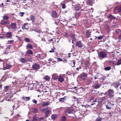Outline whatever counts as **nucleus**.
<instances>
[{
    "label": "nucleus",
    "mask_w": 121,
    "mask_h": 121,
    "mask_svg": "<svg viewBox=\"0 0 121 121\" xmlns=\"http://www.w3.org/2000/svg\"><path fill=\"white\" fill-rule=\"evenodd\" d=\"M107 55V52L104 51H101L98 54V56L99 58L103 59L106 58Z\"/></svg>",
    "instance_id": "nucleus-1"
},
{
    "label": "nucleus",
    "mask_w": 121,
    "mask_h": 121,
    "mask_svg": "<svg viewBox=\"0 0 121 121\" xmlns=\"http://www.w3.org/2000/svg\"><path fill=\"white\" fill-rule=\"evenodd\" d=\"M107 92L109 98L112 99L114 96V91L113 89H109Z\"/></svg>",
    "instance_id": "nucleus-2"
},
{
    "label": "nucleus",
    "mask_w": 121,
    "mask_h": 121,
    "mask_svg": "<svg viewBox=\"0 0 121 121\" xmlns=\"http://www.w3.org/2000/svg\"><path fill=\"white\" fill-rule=\"evenodd\" d=\"M40 67V65L39 64L35 63L33 65L32 67V69L34 70L37 71L39 69Z\"/></svg>",
    "instance_id": "nucleus-3"
},
{
    "label": "nucleus",
    "mask_w": 121,
    "mask_h": 121,
    "mask_svg": "<svg viewBox=\"0 0 121 121\" xmlns=\"http://www.w3.org/2000/svg\"><path fill=\"white\" fill-rule=\"evenodd\" d=\"M114 104L112 103L111 102H108L106 105V108L107 109L111 110Z\"/></svg>",
    "instance_id": "nucleus-4"
},
{
    "label": "nucleus",
    "mask_w": 121,
    "mask_h": 121,
    "mask_svg": "<svg viewBox=\"0 0 121 121\" xmlns=\"http://www.w3.org/2000/svg\"><path fill=\"white\" fill-rule=\"evenodd\" d=\"M73 110L72 108H67L66 111L65 112V113L66 115H67L68 114H71L72 113Z\"/></svg>",
    "instance_id": "nucleus-5"
},
{
    "label": "nucleus",
    "mask_w": 121,
    "mask_h": 121,
    "mask_svg": "<svg viewBox=\"0 0 121 121\" xmlns=\"http://www.w3.org/2000/svg\"><path fill=\"white\" fill-rule=\"evenodd\" d=\"M101 85V83L99 84L98 82H97V83H95L93 85L94 88L95 89H98L100 87Z\"/></svg>",
    "instance_id": "nucleus-6"
},
{
    "label": "nucleus",
    "mask_w": 121,
    "mask_h": 121,
    "mask_svg": "<svg viewBox=\"0 0 121 121\" xmlns=\"http://www.w3.org/2000/svg\"><path fill=\"white\" fill-rule=\"evenodd\" d=\"M27 23H25L24 24L22 27V29L23 30H27L29 28Z\"/></svg>",
    "instance_id": "nucleus-7"
},
{
    "label": "nucleus",
    "mask_w": 121,
    "mask_h": 121,
    "mask_svg": "<svg viewBox=\"0 0 121 121\" xmlns=\"http://www.w3.org/2000/svg\"><path fill=\"white\" fill-rule=\"evenodd\" d=\"M76 45L79 48H81L83 47V45L80 41H77L76 43Z\"/></svg>",
    "instance_id": "nucleus-8"
},
{
    "label": "nucleus",
    "mask_w": 121,
    "mask_h": 121,
    "mask_svg": "<svg viewBox=\"0 0 121 121\" xmlns=\"http://www.w3.org/2000/svg\"><path fill=\"white\" fill-rule=\"evenodd\" d=\"M87 77V74L84 73L81 74V78L83 80H85Z\"/></svg>",
    "instance_id": "nucleus-9"
},
{
    "label": "nucleus",
    "mask_w": 121,
    "mask_h": 121,
    "mask_svg": "<svg viewBox=\"0 0 121 121\" xmlns=\"http://www.w3.org/2000/svg\"><path fill=\"white\" fill-rule=\"evenodd\" d=\"M52 14L51 15L52 17L54 18H56L57 17V14L56 12L54 11H52Z\"/></svg>",
    "instance_id": "nucleus-10"
},
{
    "label": "nucleus",
    "mask_w": 121,
    "mask_h": 121,
    "mask_svg": "<svg viewBox=\"0 0 121 121\" xmlns=\"http://www.w3.org/2000/svg\"><path fill=\"white\" fill-rule=\"evenodd\" d=\"M91 32L89 30H86V35L87 38H88L90 37Z\"/></svg>",
    "instance_id": "nucleus-11"
},
{
    "label": "nucleus",
    "mask_w": 121,
    "mask_h": 121,
    "mask_svg": "<svg viewBox=\"0 0 121 121\" xmlns=\"http://www.w3.org/2000/svg\"><path fill=\"white\" fill-rule=\"evenodd\" d=\"M59 81L60 82H63L64 80V78L62 77L61 75H60L58 78Z\"/></svg>",
    "instance_id": "nucleus-12"
},
{
    "label": "nucleus",
    "mask_w": 121,
    "mask_h": 121,
    "mask_svg": "<svg viewBox=\"0 0 121 121\" xmlns=\"http://www.w3.org/2000/svg\"><path fill=\"white\" fill-rule=\"evenodd\" d=\"M51 111L50 110H47L45 112V118L48 117L49 113Z\"/></svg>",
    "instance_id": "nucleus-13"
},
{
    "label": "nucleus",
    "mask_w": 121,
    "mask_h": 121,
    "mask_svg": "<svg viewBox=\"0 0 121 121\" xmlns=\"http://www.w3.org/2000/svg\"><path fill=\"white\" fill-rule=\"evenodd\" d=\"M11 28L13 29L15 28H16V23H12L11 24Z\"/></svg>",
    "instance_id": "nucleus-14"
},
{
    "label": "nucleus",
    "mask_w": 121,
    "mask_h": 121,
    "mask_svg": "<svg viewBox=\"0 0 121 121\" xmlns=\"http://www.w3.org/2000/svg\"><path fill=\"white\" fill-rule=\"evenodd\" d=\"M20 60L21 62L23 63H24L27 62V60L26 59L23 58H21Z\"/></svg>",
    "instance_id": "nucleus-15"
},
{
    "label": "nucleus",
    "mask_w": 121,
    "mask_h": 121,
    "mask_svg": "<svg viewBox=\"0 0 121 121\" xmlns=\"http://www.w3.org/2000/svg\"><path fill=\"white\" fill-rule=\"evenodd\" d=\"M73 100L74 101V103L78 105V99L76 97H74L73 98Z\"/></svg>",
    "instance_id": "nucleus-16"
},
{
    "label": "nucleus",
    "mask_w": 121,
    "mask_h": 121,
    "mask_svg": "<svg viewBox=\"0 0 121 121\" xmlns=\"http://www.w3.org/2000/svg\"><path fill=\"white\" fill-rule=\"evenodd\" d=\"M49 103L48 102H46L43 103L42 104V105L43 107H45L48 106L49 105Z\"/></svg>",
    "instance_id": "nucleus-17"
},
{
    "label": "nucleus",
    "mask_w": 121,
    "mask_h": 121,
    "mask_svg": "<svg viewBox=\"0 0 121 121\" xmlns=\"http://www.w3.org/2000/svg\"><path fill=\"white\" fill-rule=\"evenodd\" d=\"M66 96H65L62 98H60L59 99V101L60 102H64L66 100Z\"/></svg>",
    "instance_id": "nucleus-18"
},
{
    "label": "nucleus",
    "mask_w": 121,
    "mask_h": 121,
    "mask_svg": "<svg viewBox=\"0 0 121 121\" xmlns=\"http://www.w3.org/2000/svg\"><path fill=\"white\" fill-rule=\"evenodd\" d=\"M69 64L72 66L73 67L74 66L75 62L73 60H71L69 62Z\"/></svg>",
    "instance_id": "nucleus-19"
},
{
    "label": "nucleus",
    "mask_w": 121,
    "mask_h": 121,
    "mask_svg": "<svg viewBox=\"0 0 121 121\" xmlns=\"http://www.w3.org/2000/svg\"><path fill=\"white\" fill-rule=\"evenodd\" d=\"M70 37L72 40H73V41H75L76 39L75 37L74 34H71L70 35Z\"/></svg>",
    "instance_id": "nucleus-20"
},
{
    "label": "nucleus",
    "mask_w": 121,
    "mask_h": 121,
    "mask_svg": "<svg viewBox=\"0 0 121 121\" xmlns=\"http://www.w3.org/2000/svg\"><path fill=\"white\" fill-rule=\"evenodd\" d=\"M6 35L7 38H10L12 36L11 33L10 32H8L6 33Z\"/></svg>",
    "instance_id": "nucleus-21"
},
{
    "label": "nucleus",
    "mask_w": 121,
    "mask_h": 121,
    "mask_svg": "<svg viewBox=\"0 0 121 121\" xmlns=\"http://www.w3.org/2000/svg\"><path fill=\"white\" fill-rule=\"evenodd\" d=\"M43 78L48 81H49L50 80V77L47 75H46L44 77H43Z\"/></svg>",
    "instance_id": "nucleus-22"
},
{
    "label": "nucleus",
    "mask_w": 121,
    "mask_h": 121,
    "mask_svg": "<svg viewBox=\"0 0 121 121\" xmlns=\"http://www.w3.org/2000/svg\"><path fill=\"white\" fill-rule=\"evenodd\" d=\"M11 65H10L9 64H6V66L4 68V69L5 70L9 69V68L11 67Z\"/></svg>",
    "instance_id": "nucleus-23"
},
{
    "label": "nucleus",
    "mask_w": 121,
    "mask_h": 121,
    "mask_svg": "<svg viewBox=\"0 0 121 121\" xmlns=\"http://www.w3.org/2000/svg\"><path fill=\"white\" fill-rule=\"evenodd\" d=\"M48 109V108H39L40 110L42 112H44Z\"/></svg>",
    "instance_id": "nucleus-24"
},
{
    "label": "nucleus",
    "mask_w": 121,
    "mask_h": 121,
    "mask_svg": "<svg viewBox=\"0 0 121 121\" xmlns=\"http://www.w3.org/2000/svg\"><path fill=\"white\" fill-rule=\"evenodd\" d=\"M52 78H53L54 79H57L58 77L57 74L55 73L53 74H52Z\"/></svg>",
    "instance_id": "nucleus-25"
},
{
    "label": "nucleus",
    "mask_w": 121,
    "mask_h": 121,
    "mask_svg": "<svg viewBox=\"0 0 121 121\" xmlns=\"http://www.w3.org/2000/svg\"><path fill=\"white\" fill-rule=\"evenodd\" d=\"M32 121H37V117L36 115H35L33 117Z\"/></svg>",
    "instance_id": "nucleus-26"
},
{
    "label": "nucleus",
    "mask_w": 121,
    "mask_h": 121,
    "mask_svg": "<svg viewBox=\"0 0 121 121\" xmlns=\"http://www.w3.org/2000/svg\"><path fill=\"white\" fill-rule=\"evenodd\" d=\"M57 115L56 114L52 115L51 116V118L52 119L55 120L57 117Z\"/></svg>",
    "instance_id": "nucleus-27"
},
{
    "label": "nucleus",
    "mask_w": 121,
    "mask_h": 121,
    "mask_svg": "<svg viewBox=\"0 0 121 121\" xmlns=\"http://www.w3.org/2000/svg\"><path fill=\"white\" fill-rule=\"evenodd\" d=\"M118 7H116L114 9L113 11L115 13H116L118 12Z\"/></svg>",
    "instance_id": "nucleus-28"
},
{
    "label": "nucleus",
    "mask_w": 121,
    "mask_h": 121,
    "mask_svg": "<svg viewBox=\"0 0 121 121\" xmlns=\"http://www.w3.org/2000/svg\"><path fill=\"white\" fill-rule=\"evenodd\" d=\"M22 98L24 100H26L27 101H29L30 99V97H23Z\"/></svg>",
    "instance_id": "nucleus-29"
},
{
    "label": "nucleus",
    "mask_w": 121,
    "mask_h": 121,
    "mask_svg": "<svg viewBox=\"0 0 121 121\" xmlns=\"http://www.w3.org/2000/svg\"><path fill=\"white\" fill-rule=\"evenodd\" d=\"M7 23V21H6L4 20H2L1 21L0 23L2 25H4L6 24Z\"/></svg>",
    "instance_id": "nucleus-30"
},
{
    "label": "nucleus",
    "mask_w": 121,
    "mask_h": 121,
    "mask_svg": "<svg viewBox=\"0 0 121 121\" xmlns=\"http://www.w3.org/2000/svg\"><path fill=\"white\" fill-rule=\"evenodd\" d=\"M120 84L118 82H116L114 84V86L116 88L118 87L119 85Z\"/></svg>",
    "instance_id": "nucleus-31"
},
{
    "label": "nucleus",
    "mask_w": 121,
    "mask_h": 121,
    "mask_svg": "<svg viewBox=\"0 0 121 121\" xmlns=\"http://www.w3.org/2000/svg\"><path fill=\"white\" fill-rule=\"evenodd\" d=\"M61 4L62 6V8L63 9H64L66 8V6L65 4L64 3H61Z\"/></svg>",
    "instance_id": "nucleus-32"
},
{
    "label": "nucleus",
    "mask_w": 121,
    "mask_h": 121,
    "mask_svg": "<svg viewBox=\"0 0 121 121\" xmlns=\"http://www.w3.org/2000/svg\"><path fill=\"white\" fill-rule=\"evenodd\" d=\"M102 118L100 117L96 118V119L95 121H102Z\"/></svg>",
    "instance_id": "nucleus-33"
},
{
    "label": "nucleus",
    "mask_w": 121,
    "mask_h": 121,
    "mask_svg": "<svg viewBox=\"0 0 121 121\" xmlns=\"http://www.w3.org/2000/svg\"><path fill=\"white\" fill-rule=\"evenodd\" d=\"M26 54L28 55L32 54V52L31 50H29L27 51V52L26 53Z\"/></svg>",
    "instance_id": "nucleus-34"
},
{
    "label": "nucleus",
    "mask_w": 121,
    "mask_h": 121,
    "mask_svg": "<svg viewBox=\"0 0 121 121\" xmlns=\"http://www.w3.org/2000/svg\"><path fill=\"white\" fill-rule=\"evenodd\" d=\"M26 47L30 49H32L33 48L31 45L30 44H28L26 46Z\"/></svg>",
    "instance_id": "nucleus-35"
},
{
    "label": "nucleus",
    "mask_w": 121,
    "mask_h": 121,
    "mask_svg": "<svg viewBox=\"0 0 121 121\" xmlns=\"http://www.w3.org/2000/svg\"><path fill=\"white\" fill-rule=\"evenodd\" d=\"M109 18L111 19H116V17H115L113 16L111 14L109 16Z\"/></svg>",
    "instance_id": "nucleus-36"
},
{
    "label": "nucleus",
    "mask_w": 121,
    "mask_h": 121,
    "mask_svg": "<svg viewBox=\"0 0 121 121\" xmlns=\"http://www.w3.org/2000/svg\"><path fill=\"white\" fill-rule=\"evenodd\" d=\"M121 65V58L117 61V65Z\"/></svg>",
    "instance_id": "nucleus-37"
},
{
    "label": "nucleus",
    "mask_w": 121,
    "mask_h": 121,
    "mask_svg": "<svg viewBox=\"0 0 121 121\" xmlns=\"http://www.w3.org/2000/svg\"><path fill=\"white\" fill-rule=\"evenodd\" d=\"M92 1L91 0H87L86 1V4L88 5H90L92 3Z\"/></svg>",
    "instance_id": "nucleus-38"
},
{
    "label": "nucleus",
    "mask_w": 121,
    "mask_h": 121,
    "mask_svg": "<svg viewBox=\"0 0 121 121\" xmlns=\"http://www.w3.org/2000/svg\"><path fill=\"white\" fill-rule=\"evenodd\" d=\"M33 113H36L38 112V110L36 108H35L33 109Z\"/></svg>",
    "instance_id": "nucleus-39"
},
{
    "label": "nucleus",
    "mask_w": 121,
    "mask_h": 121,
    "mask_svg": "<svg viewBox=\"0 0 121 121\" xmlns=\"http://www.w3.org/2000/svg\"><path fill=\"white\" fill-rule=\"evenodd\" d=\"M91 82V81L90 80H88L86 81V84L87 85H89L90 84Z\"/></svg>",
    "instance_id": "nucleus-40"
},
{
    "label": "nucleus",
    "mask_w": 121,
    "mask_h": 121,
    "mask_svg": "<svg viewBox=\"0 0 121 121\" xmlns=\"http://www.w3.org/2000/svg\"><path fill=\"white\" fill-rule=\"evenodd\" d=\"M111 69L110 67H107L104 68V69L106 71L109 70Z\"/></svg>",
    "instance_id": "nucleus-41"
},
{
    "label": "nucleus",
    "mask_w": 121,
    "mask_h": 121,
    "mask_svg": "<svg viewBox=\"0 0 121 121\" xmlns=\"http://www.w3.org/2000/svg\"><path fill=\"white\" fill-rule=\"evenodd\" d=\"M24 40L26 42H30V40L28 38H25Z\"/></svg>",
    "instance_id": "nucleus-42"
},
{
    "label": "nucleus",
    "mask_w": 121,
    "mask_h": 121,
    "mask_svg": "<svg viewBox=\"0 0 121 121\" xmlns=\"http://www.w3.org/2000/svg\"><path fill=\"white\" fill-rule=\"evenodd\" d=\"M80 8V7L79 5H75V9L76 10H78Z\"/></svg>",
    "instance_id": "nucleus-43"
},
{
    "label": "nucleus",
    "mask_w": 121,
    "mask_h": 121,
    "mask_svg": "<svg viewBox=\"0 0 121 121\" xmlns=\"http://www.w3.org/2000/svg\"><path fill=\"white\" fill-rule=\"evenodd\" d=\"M35 17L34 16H32L30 17V20L32 21V22H34V21Z\"/></svg>",
    "instance_id": "nucleus-44"
},
{
    "label": "nucleus",
    "mask_w": 121,
    "mask_h": 121,
    "mask_svg": "<svg viewBox=\"0 0 121 121\" xmlns=\"http://www.w3.org/2000/svg\"><path fill=\"white\" fill-rule=\"evenodd\" d=\"M3 19L5 20H7L9 19V17L7 16L4 15L3 17Z\"/></svg>",
    "instance_id": "nucleus-45"
},
{
    "label": "nucleus",
    "mask_w": 121,
    "mask_h": 121,
    "mask_svg": "<svg viewBox=\"0 0 121 121\" xmlns=\"http://www.w3.org/2000/svg\"><path fill=\"white\" fill-rule=\"evenodd\" d=\"M66 119V118L65 116H63L61 118V121H65Z\"/></svg>",
    "instance_id": "nucleus-46"
},
{
    "label": "nucleus",
    "mask_w": 121,
    "mask_h": 121,
    "mask_svg": "<svg viewBox=\"0 0 121 121\" xmlns=\"http://www.w3.org/2000/svg\"><path fill=\"white\" fill-rule=\"evenodd\" d=\"M35 31L37 33H40L41 32V30L39 29H36L35 30Z\"/></svg>",
    "instance_id": "nucleus-47"
},
{
    "label": "nucleus",
    "mask_w": 121,
    "mask_h": 121,
    "mask_svg": "<svg viewBox=\"0 0 121 121\" xmlns=\"http://www.w3.org/2000/svg\"><path fill=\"white\" fill-rule=\"evenodd\" d=\"M106 99V97L105 96L102 97L101 98V101H104V100H105Z\"/></svg>",
    "instance_id": "nucleus-48"
},
{
    "label": "nucleus",
    "mask_w": 121,
    "mask_h": 121,
    "mask_svg": "<svg viewBox=\"0 0 121 121\" xmlns=\"http://www.w3.org/2000/svg\"><path fill=\"white\" fill-rule=\"evenodd\" d=\"M80 12H78L75 15L76 17H79L80 16Z\"/></svg>",
    "instance_id": "nucleus-49"
},
{
    "label": "nucleus",
    "mask_w": 121,
    "mask_h": 121,
    "mask_svg": "<svg viewBox=\"0 0 121 121\" xmlns=\"http://www.w3.org/2000/svg\"><path fill=\"white\" fill-rule=\"evenodd\" d=\"M104 36H98L97 37V38L99 40H100L102 39L103 37Z\"/></svg>",
    "instance_id": "nucleus-50"
},
{
    "label": "nucleus",
    "mask_w": 121,
    "mask_h": 121,
    "mask_svg": "<svg viewBox=\"0 0 121 121\" xmlns=\"http://www.w3.org/2000/svg\"><path fill=\"white\" fill-rule=\"evenodd\" d=\"M9 53V51L8 50H6L4 52L3 54H7Z\"/></svg>",
    "instance_id": "nucleus-51"
},
{
    "label": "nucleus",
    "mask_w": 121,
    "mask_h": 121,
    "mask_svg": "<svg viewBox=\"0 0 121 121\" xmlns=\"http://www.w3.org/2000/svg\"><path fill=\"white\" fill-rule=\"evenodd\" d=\"M24 14V12H21L19 13L20 16L22 17L23 16V14Z\"/></svg>",
    "instance_id": "nucleus-52"
},
{
    "label": "nucleus",
    "mask_w": 121,
    "mask_h": 121,
    "mask_svg": "<svg viewBox=\"0 0 121 121\" xmlns=\"http://www.w3.org/2000/svg\"><path fill=\"white\" fill-rule=\"evenodd\" d=\"M57 60L58 61H62V59L61 58H57Z\"/></svg>",
    "instance_id": "nucleus-53"
},
{
    "label": "nucleus",
    "mask_w": 121,
    "mask_h": 121,
    "mask_svg": "<svg viewBox=\"0 0 121 121\" xmlns=\"http://www.w3.org/2000/svg\"><path fill=\"white\" fill-rule=\"evenodd\" d=\"M49 52L50 53L54 52V49L53 48L52 49L50 50L49 51Z\"/></svg>",
    "instance_id": "nucleus-54"
},
{
    "label": "nucleus",
    "mask_w": 121,
    "mask_h": 121,
    "mask_svg": "<svg viewBox=\"0 0 121 121\" xmlns=\"http://www.w3.org/2000/svg\"><path fill=\"white\" fill-rule=\"evenodd\" d=\"M16 37L18 39V40L19 41H21V38L20 37L18 36H17Z\"/></svg>",
    "instance_id": "nucleus-55"
},
{
    "label": "nucleus",
    "mask_w": 121,
    "mask_h": 121,
    "mask_svg": "<svg viewBox=\"0 0 121 121\" xmlns=\"http://www.w3.org/2000/svg\"><path fill=\"white\" fill-rule=\"evenodd\" d=\"M14 41L13 40H9L8 41V42L9 43H10V44L12 43H13Z\"/></svg>",
    "instance_id": "nucleus-56"
},
{
    "label": "nucleus",
    "mask_w": 121,
    "mask_h": 121,
    "mask_svg": "<svg viewBox=\"0 0 121 121\" xmlns=\"http://www.w3.org/2000/svg\"><path fill=\"white\" fill-rule=\"evenodd\" d=\"M32 101L33 102L35 103V104L37 103V101L35 99H33L32 100Z\"/></svg>",
    "instance_id": "nucleus-57"
},
{
    "label": "nucleus",
    "mask_w": 121,
    "mask_h": 121,
    "mask_svg": "<svg viewBox=\"0 0 121 121\" xmlns=\"http://www.w3.org/2000/svg\"><path fill=\"white\" fill-rule=\"evenodd\" d=\"M8 86H6L4 87V89L6 90H7L8 89Z\"/></svg>",
    "instance_id": "nucleus-58"
},
{
    "label": "nucleus",
    "mask_w": 121,
    "mask_h": 121,
    "mask_svg": "<svg viewBox=\"0 0 121 121\" xmlns=\"http://www.w3.org/2000/svg\"><path fill=\"white\" fill-rule=\"evenodd\" d=\"M40 121H45L44 120V118L43 117H41L39 119Z\"/></svg>",
    "instance_id": "nucleus-59"
},
{
    "label": "nucleus",
    "mask_w": 121,
    "mask_h": 121,
    "mask_svg": "<svg viewBox=\"0 0 121 121\" xmlns=\"http://www.w3.org/2000/svg\"><path fill=\"white\" fill-rule=\"evenodd\" d=\"M64 36H65L66 38H68V35L67 33H65L64 34Z\"/></svg>",
    "instance_id": "nucleus-60"
},
{
    "label": "nucleus",
    "mask_w": 121,
    "mask_h": 121,
    "mask_svg": "<svg viewBox=\"0 0 121 121\" xmlns=\"http://www.w3.org/2000/svg\"><path fill=\"white\" fill-rule=\"evenodd\" d=\"M118 12L119 13L121 12V7H120L118 8Z\"/></svg>",
    "instance_id": "nucleus-61"
},
{
    "label": "nucleus",
    "mask_w": 121,
    "mask_h": 121,
    "mask_svg": "<svg viewBox=\"0 0 121 121\" xmlns=\"http://www.w3.org/2000/svg\"><path fill=\"white\" fill-rule=\"evenodd\" d=\"M106 77L104 76L103 77H102L101 78V79L103 81H104L105 79H106Z\"/></svg>",
    "instance_id": "nucleus-62"
},
{
    "label": "nucleus",
    "mask_w": 121,
    "mask_h": 121,
    "mask_svg": "<svg viewBox=\"0 0 121 121\" xmlns=\"http://www.w3.org/2000/svg\"><path fill=\"white\" fill-rule=\"evenodd\" d=\"M94 98V97H91L90 99V101H92V100H93Z\"/></svg>",
    "instance_id": "nucleus-63"
},
{
    "label": "nucleus",
    "mask_w": 121,
    "mask_h": 121,
    "mask_svg": "<svg viewBox=\"0 0 121 121\" xmlns=\"http://www.w3.org/2000/svg\"><path fill=\"white\" fill-rule=\"evenodd\" d=\"M0 38L1 39H4L6 38L4 36H0Z\"/></svg>",
    "instance_id": "nucleus-64"
}]
</instances>
